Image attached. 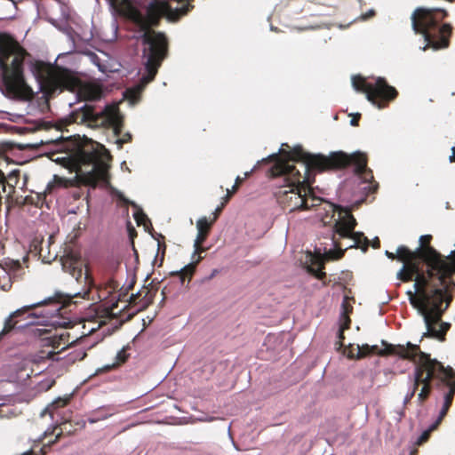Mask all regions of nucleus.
<instances>
[{"label": "nucleus", "mask_w": 455, "mask_h": 455, "mask_svg": "<svg viewBox=\"0 0 455 455\" xmlns=\"http://www.w3.org/2000/svg\"><path fill=\"white\" fill-rule=\"evenodd\" d=\"M283 151L287 160L299 164L301 170L294 165H288L289 175L291 176V187H296L294 204L291 211H307L314 209L324 225L330 224L331 213L324 214L325 205L333 204L323 202L320 197L313 196L299 188L301 184L310 183V170L322 172L327 169H341L350 167L356 180L360 184L368 185L373 179L372 172L367 166L366 156L360 153L347 154L343 151L330 152L329 155L322 153L313 154L304 150L301 145H296L291 149L288 143H283L278 152Z\"/></svg>", "instance_id": "1"}, {"label": "nucleus", "mask_w": 455, "mask_h": 455, "mask_svg": "<svg viewBox=\"0 0 455 455\" xmlns=\"http://www.w3.org/2000/svg\"><path fill=\"white\" fill-rule=\"evenodd\" d=\"M158 2L159 0H140L139 9L133 14L135 30L132 37L142 45L145 72L141 75L139 83L127 88L124 92V98L132 106L139 102L141 92L148 83L153 81L167 55L168 44L165 35L151 29V27L156 23Z\"/></svg>", "instance_id": "2"}, {"label": "nucleus", "mask_w": 455, "mask_h": 455, "mask_svg": "<svg viewBox=\"0 0 455 455\" xmlns=\"http://www.w3.org/2000/svg\"><path fill=\"white\" fill-rule=\"evenodd\" d=\"M77 294L56 291L52 297L16 309L5 319L4 327L0 332V339L12 329L22 330L34 324H60L53 318L61 315L63 307Z\"/></svg>", "instance_id": "3"}, {"label": "nucleus", "mask_w": 455, "mask_h": 455, "mask_svg": "<svg viewBox=\"0 0 455 455\" xmlns=\"http://www.w3.org/2000/svg\"><path fill=\"white\" fill-rule=\"evenodd\" d=\"M324 214L331 213L329 221L332 228V237L328 256L332 259L342 257L345 251L350 248H357L363 245L365 251L370 244L369 239L363 232L355 231L357 225L356 220L351 213V208L347 205L326 204Z\"/></svg>", "instance_id": "4"}, {"label": "nucleus", "mask_w": 455, "mask_h": 455, "mask_svg": "<svg viewBox=\"0 0 455 455\" xmlns=\"http://www.w3.org/2000/svg\"><path fill=\"white\" fill-rule=\"evenodd\" d=\"M447 16L448 12L443 8L419 7L411 13L412 29L416 34H421L426 42L419 47L421 51L428 48L437 51L449 46L452 26L442 23Z\"/></svg>", "instance_id": "5"}, {"label": "nucleus", "mask_w": 455, "mask_h": 455, "mask_svg": "<svg viewBox=\"0 0 455 455\" xmlns=\"http://www.w3.org/2000/svg\"><path fill=\"white\" fill-rule=\"evenodd\" d=\"M414 291H407L410 304L417 309L418 314L422 317L426 326V331L422 338L430 337L443 339V336L449 330L451 324L441 321V316L448 307L449 302L443 306L447 300V292L443 288L435 287L429 291L425 292L421 302L415 298L418 291V283L413 284Z\"/></svg>", "instance_id": "6"}, {"label": "nucleus", "mask_w": 455, "mask_h": 455, "mask_svg": "<svg viewBox=\"0 0 455 455\" xmlns=\"http://www.w3.org/2000/svg\"><path fill=\"white\" fill-rule=\"evenodd\" d=\"M60 17L54 19L52 17H46L45 20L51 25H52L59 31L67 36L68 42L70 43V49L67 53L79 52L86 55L90 61L98 68V70L102 73H107L108 67L105 65L100 58L93 52L89 49H82L80 44H89L92 38L93 34L92 29L76 31L73 28L72 25H78L79 17L73 15L69 6L64 3L60 2Z\"/></svg>", "instance_id": "7"}, {"label": "nucleus", "mask_w": 455, "mask_h": 455, "mask_svg": "<svg viewBox=\"0 0 455 455\" xmlns=\"http://www.w3.org/2000/svg\"><path fill=\"white\" fill-rule=\"evenodd\" d=\"M420 360L427 369L424 382L430 379H435V388L443 391V403L438 417L443 419L451 405L455 395V371L451 366H444L435 358H431L429 354H420Z\"/></svg>", "instance_id": "8"}, {"label": "nucleus", "mask_w": 455, "mask_h": 455, "mask_svg": "<svg viewBox=\"0 0 455 455\" xmlns=\"http://www.w3.org/2000/svg\"><path fill=\"white\" fill-rule=\"evenodd\" d=\"M352 86L357 92H363L368 101L381 109L397 96L395 87L389 85L384 77L379 76L374 82H367L360 75L353 76Z\"/></svg>", "instance_id": "9"}, {"label": "nucleus", "mask_w": 455, "mask_h": 455, "mask_svg": "<svg viewBox=\"0 0 455 455\" xmlns=\"http://www.w3.org/2000/svg\"><path fill=\"white\" fill-rule=\"evenodd\" d=\"M81 160L80 172L85 176L88 181L93 183L108 182L110 155L105 148L102 147L100 151L84 152Z\"/></svg>", "instance_id": "10"}, {"label": "nucleus", "mask_w": 455, "mask_h": 455, "mask_svg": "<svg viewBox=\"0 0 455 455\" xmlns=\"http://www.w3.org/2000/svg\"><path fill=\"white\" fill-rule=\"evenodd\" d=\"M382 347H379L378 345H368L363 344L362 346L357 345L356 347V355H354L352 352L348 355L349 358H362L371 354H376L379 355H397L401 358H412L416 354L423 353L418 345L412 344L408 341L406 345H394L388 343L387 341L382 339L381 340Z\"/></svg>", "instance_id": "11"}, {"label": "nucleus", "mask_w": 455, "mask_h": 455, "mask_svg": "<svg viewBox=\"0 0 455 455\" xmlns=\"http://www.w3.org/2000/svg\"><path fill=\"white\" fill-rule=\"evenodd\" d=\"M85 108L86 105L81 107V109H84L79 115L82 123H86L91 127L112 125L116 135L121 132L122 118L119 110L116 107L105 106L100 113H97L94 109Z\"/></svg>", "instance_id": "12"}, {"label": "nucleus", "mask_w": 455, "mask_h": 455, "mask_svg": "<svg viewBox=\"0 0 455 455\" xmlns=\"http://www.w3.org/2000/svg\"><path fill=\"white\" fill-rule=\"evenodd\" d=\"M110 195L115 197L120 203L125 205H131L134 208L133 218L138 226L143 225L145 227V230L149 232V229L152 228L151 221L144 212L143 209L139 206L134 201L127 198L123 192L118 190L117 188L109 186Z\"/></svg>", "instance_id": "13"}, {"label": "nucleus", "mask_w": 455, "mask_h": 455, "mask_svg": "<svg viewBox=\"0 0 455 455\" xmlns=\"http://www.w3.org/2000/svg\"><path fill=\"white\" fill-rule=\"evenodd\" d=\"M410 360L413 361V362H418V364L416 365L415 369H414V373H413V387L411 388V390H410L405 397L403 398V407H404L410 401L411 399L415 395V392L418 388V386L419 384V382H424V372L427 371V369L425 368L424 366V363L423 362L420 360V355L419 354H416L415 356H413L412 358H409Z\"/></svg>", "instance_id": "14"}, {"label": "nucleus", "mask_w": 455, "mask_h": 455, "mask_svg": "<svg viewBox=\"0 0 455 455\" xmlns=\"http://www.w3.org/2000/svg\"><path fill=\"white\" fill-rule=\"evenodd\" d=\"M120 261L115 258H108L103 268V275L106 283L113 288H116L113 275L117 272Z\"/></svg>", "instance_id": "15"}, {"label": "nucleus", "mask_w": 455, "mask_h": 455, "mask_svg": "<svg viewBox=\"0 0 455 455\" xmlns=\"http://www.w3.org/2000/svg\"><path fill=\"white\" fill-rule=\"evenodd\" d=\"M200 260L201 257H198V259L196 261H192L185 265L180 270L172 272V275H174L179 279L180 285H184L186 282V275H191L194 273L196 269V265Z\"/></svg>", "instance_id": "16"}, {"label": "nucleus", "mask_w": 455, "mask_h": 455, "mask_svg": "<svg viewBox=\"0 0 455 455\" xmlns=\"http://www.w3.org/2000/svg\"><path fill=\"white\" fill-rule=\"evenodd\" d=\"M403 254H406L409 259H412L414 258L415 252L410 251V249L404 245L399 246L396 250V253L385 251V255L390 259H395L397 257L399 260H403L401 257Z\"/></svg>", "instance_id": "17"}, {"label": "nucleus", "mask_w": 455, "mask_h": 455, "mask_svg": "<svg viewBox=\"0 0 455 455\" xmlns=\"http://www.w3.org/2000/svg\"><path fill=\"white\" fill-rule=\"evenodd\" d=\"M62 269L65 272L69 273L76 280H79L82 277L83 270L81 267L76 266V264L72 261H65L62 262Z\"/></svg>", "instance_id": "18"}, {"label": "nucleus", "mask_w": 455, "mask_h": 455, "mask_svg": "<svg viewBox=\"0 0 455 455\" xmlns=\"http://www.w3.org/2000/svg\"><path fill=\"white\" fill-rule=\"evenodd\" d=\"M128 348L129 347H124L122 349H120L116 355V362L112 365H106L105 369L110 370L116 365H119L125 363L130 357V354L127 352Z\"/></svg>", "instance_id": "19"}, {"label": "nucleus", "mask_w": 455, "mask_h": 455, "mask_svg": "<svg viewBox=\"0 0 455 455\" xmlns=\"http://www.w3.org/2000/svg\"><path fill=\"white\" fill-rule=\"evenodd\" d=\"M342 307H343V311L340 313V315H339L340 326H339V329L338 331V335H339V339H341L343 337L344 330L348 329L349 324H350V319L345 312V303L344 302L342 303Z\"/></svg>", "instance_id": "20"}, {"label": "nucleus", "mask_w": 455, "mask_h": 455, "mask_svg": "<svg viewBox=\"0 0 455 455\" xmlns=\"http://www.w3.org/2000/svg\"><path fill=\"white\" fill-rule=\"evenodd\" d=\"M179 3V5L174 8V14L177 19L186 15L192 6L188 4L187 0H176Z\"/></svg>", "instance_id": "21"}, {"label": "nucleus", "mask_w": 455, "mask_h": 455, "mask_svg": "<svg viewBox=\"0 0 455 455\" xmlns=\"http://www.w3.org/2000/svg\"><path fill=\"white\" fill-rule=\"evenodd\" d=\"M424 387L421 388L420 392L418 395V400L422 403L429 395L431 389L435 387V379H430L428 383L422 382Z\"/></svg>", "instance_id": "22"}, {"label": "nucleus", "mask_w": 455, "mask_h": 455, "mask_svg": "<svg viewBox=\"0 0 455 455\" xmlns=\"http://www.w3.org/2000/svg\"><path fill=\"white\" fill-rule=\"evenodd\" d=\"M154 296L155 292H152L148 290L144 294H142L140 301L139 302V310L148 307L153 302Z\"/></svg>", "instance_id": "23"}, {"label": "nucleus", "mask_w": 455, "mask_h": 455, "mask_svg": "<svg viewBox=\"0 0 455 455\" xmlns=\"http://www.w3.org/2000/svg\"><path fill=\"white\" fill-rule=\"evenodd\" d=\"M12 55V50L3 44H0V70L4 67L5 65V58H8Z\"/></svg>", "instance_id": "24"}, {"label": "nucleus", "mask_w": 455, "mask_h": 455, "mask_svg": "<svg viewBox=\"0 0 455 455\" xmlns=\"http://www.w3.org/2000/svg\"><path fill=\"white\" fill-rule=\"evenodd\" d=\"M427 251L428 259L431 260L433 263H439L442 258L441 254L433 247H428Z\"/></svg>", "instance_id": "25"}, {"label": "nucleus", "mask_w": 455, "mask_h": 455, "mask_svg": "<svg viewBox=\"0 0 455 455\" xmlns=\"http://www.w3.org/2000/svg\"><path fill=\"white\" fill-rule=\"evenodd\" d=\"M211 227V223L209 222L208 219L206 217L200 218L196 222V228L197 231H208Z\"/></svg>", "instance_id": "26"}, {"label": "nucleus", "mask_w": 455, "mask_h": 455, "mask_svg": "<svg viewBox=\"0 0 455 455\" xmlns=\"http://www.w3.org/2000/svg\"><path fill=\"white\" fill-rule=\"evenodd\" d=\"M206 235L207 234H204V232L202 230H201V232L197 231V235H196V238L194 243L195 251L193 253V257L197 253L198 249H199V243H202L205 240Z\"/></svg>", "instance_id": "27"}, {"label": "nucleus", "mask_w": 455, "mask_h": 455, "mask_svg": "<svg viewBox=\"0 0 455 455\" xmlns=\"http://www.w3.org/2000/svg\"><path fill=\"white\" fill-rule=\"evenodd\" d=\"M393 414V419L399 423L405 415L403 407L394 410Z\"/></svg>", "instance_id": "28"}, {"label": "nucleus", "mask_w": 455, "mask_h": 455, "mask_svg": "<svg viewBox=\"0 0 455 455\" xmlns=\"http://www.w3.org/2000/svg\"><path fill=\"white\" fill-rule=\"evenodd\" d=\"M135 284V276L132 277V281L127 284H124L121 288L120 296H124L128 292V291L132 290Z\"/></svg>", "instance_id": "29"}, {"label": "nucleus", "mask_w": 455, "mask_h": 455, "mask_svg": "<svg viewBox=\"0 0 455 455\" xmlns=\"http://www.w3.org/2000/svg\"><path fill=\"white\" fill-rule=\"evenodd\" d=\"M276 156H277V154L274 153V154L269 155L267 157L262 158L260 161H258L257 164L254 165L251 171L244 172V178H248L251 175V173H252L256 170L257 166L259 165V164L260 162H266L268 158L276 157Z\"/></svg>", "instance_id": "30"}, {"label": "nucleus", "mask_w": 455, "mask_h": 455, "mask_svg": "<svg viewBox=\"0 0 455 455\" xmlns=\"http://www.w3.org/2000/svg\"><path fill=\"white\" fill-rule=\"evenodd\" d=\"M132 137L130 132H126L122 139H117L116 143L118 145V148H121L124 143L131 141Z\"/></svg>", "instance_id": "31"}, {"label": "nucleus", "mask_w": 455, "mask_h": 455, "mask_svg": "<svg viewBox=\"0 0 455 455\" xmlns=\"http://www.w3.org/2000/svg\"><path fill=\"white\" fill-rule=\"evenodd\" d=\"M430 433L427 431L426 429L421 433V435L417 439L418 444H422L423 443L427 442L429 438Z\"/></svg>", "instance_id": "32"}, {"label": "nucleus", "mask_w": 455, "mask_h": 455, "mask_svg": "<svg viewBox=\"0 0 455 455\" xmlns=\"http://www.w3.org/2000/svg\"><path fill=\"white\" fill-rule=\"evenodd\" d=\"M68 401V398L62 399V398L59 397L54 402H52V406L54 408H59L60 406L66 405Z\"/></svg>", "instance_id": "33"}, {"label": "nucleus", "mask_w": 455, "mask_h": 455, "mask_svg": "<svg viewBox=\"0 0 455 455\" xmlns=\"http://www.w3.org/2000/svg\"><path fill=\"white\" fill-rule=\"evenodd\" d=\"M141 295H142L141 291H138L136 293H132L130 297L131 302L139 305V302L140 301Z\"/></svg>", "instance_id": "34"}, {"label": "nucleus", "mask_w": 455, "mask_h": 455, "mask_svg": "<svg viewBox=\"0 0 455 455\" xmlns=\"http://www.w3.org/2000/svg\"><path fill=\"white\" fill-rule=\"evenodd\" d=\"M442 420H443L442 418L437 417V419L435 420V422H433L426 430L428 431L429 433H431L438 427V425L441 423Z\"/></svg>", "instance_id": "35"}, {"label": "nucleus", "mask_w": 455, "mask_h": 455, "mask_svg": "<svg viewBox=\"0 0 455 455\" xmlns=\"http://www.w3.org/2000/svg\"><path fill=\"white\" fill-rule=\"evenodd\" d=\"M375 14V11L373 9H370L366 13L362 14L361 19L366 20L371 18Z\"/></svg>", "instance_id": "36"}, {"label": "nucleus", "mask_w": 455, "mask_h": 455, "mask_svg": "<svg viewBox=\"0 0 455 455\" xmlns=\"http://www.w3.org/2000/svg\"><path fill=\"white\" fill-rule=\"evenodd\" d=\"M220 272V269H218V268H214V269H212V273H211L208 276L204 277V281H210V280H212V279L214 276H216Z\"/></svg>", "instance_id": "37"}, {"label": "nucleus", "mask_w": 455, "mask_h": 455, "mask_svg": "<svg viewBox=\"0 0 455 455\" xmlns=\"http://www.w3.org/2000/svg\"><path fill=\"white\" fill-rule=\"evenodd\" d=\"M314 275L318 279H323L325 276V273L321 268L315 269Z\"/></svg>", "instance_id": "38"}, {"label": "nucleus", "mask_w": 455, "mask_h": 455, "mask_svg": "<svg viewBox=\"0 0 455 455\" xmlns=\"http://www.w3.org/2000/svg\"><path fill=\"white\" fill-rule=\"evenodd\" d=\"M110 415H112V413H109V414L105 415V416H99V417H97V418H90L88 420H89V422H90V423H95V422H97V421H98V420H100V419H107V418H108V416H110Z\"/></svg>", "instance_id": "39"}, {"label": "nucleus", "mask_w": 455, "mask_h": 455, "mask_svg": "<svg viewBox=\"0 0 455 455\" xmlns=\"http://www.w3.org/2000/svg\"><path fill=\"white\" fill-rule=\"evenodd\" d=\"M86 353L84 350H80L76 352V355L73 357L74 360L79 359L82 360L85 357Z\"/></svg>", "instance_id": "40"}, {"label": "nucleus", "mask_w": 455, "mask_h": 455, "mask_svg": "<svg viewBox=\"0 0 455 455\" xmlns=\"http://www.w3.org/2000/svg\"><path fill=\"white\" fill-rule=\"evenodd\" d=\"M430 237H431V235H420V236H419V247L416 249V251H415V252H419V251L421 250L422 243H423V239H424V238H430Z\"/></svg>", "instance_id": "41"}, {"label": "nucleus", "mask_w": 455, "mask_h": 455, "mask_svg": "<svg viewBox=\"0 0 455 455\" xmlns=\"http://www.w3.org/2000/svg\"><path fill=\"white\" fill-rule=\"evenodd\" d=\"M54 188L55 185L52 182H49L46 186L45 193L51 194Z\"/></svg>", "instance_id": "42"}, {"label": "nucleus", "mask_w": 455, "mask_h": 455, "mask_svg": "<svg viewBox=\"0 0 455 455\" xmlns=\"http://www.w3.org/2000/svg\"><path fill=\"white\" fill-rule=\"evenodd\" d=\"M405 268H406V265L403 264L396 275L398 279H403V272H404Z\"/></svg>", "instance_id": "43"}, {"label": "nucleus", "mask_w": 455, "mask_h": 455, "mask_svg": "<svg viewBox=\"0 0 455 455\" xmlns=\"http://www.w3.org/2000/svg\"><path fill=\"white\" fill-rule=\"evenodd\" d=\"M452 154L449 156L450 163L455 162V147L451 148Z\"/></svg>", "instance_id": "44"}, {"label": "nucleus", "mask_w": 455, "mask_h": 455, "mask_svg": "<svg viewBox=\"0 0 455 455\" xmlns=\"http://www.w3.org/2000/svg\"><path fill=\"white\" fill-rule=\"evenodd\" d=\"M223 207H224V204H222L220 206H218V207L216 208V210H215L216 216H215V218H214V220H216V218H217V214H219V213L222 211Z\"/></svg>", "instance_id": "45"}, {"label": "nucleus", "mask_w": 455, "mask_h": 455, "mask_svg": "<svg viewBox=\"0 0 455 455\" xmlns=\"http://www.w3.org/2000/svg\"><path fill=\"white\" fill-rule=\"evenodd\" d=\"M373 247H379V238L376 236L373 240V244H372Z\"/></svg>", "instance_id": "46"}, {"label": "nucleus", "mask_w": 455, "mask_h": 455, "mask_svg": "<svg viewBox=\"0 0 455 455\" xmlns=\"http://www.w3.org/2000/svg\"><path fill=\"white\" fill-rule=\"evenodd\" d=\"M162 295L164 296L162 300H161V303H164V299H165V296H166V287H164V289L162 290Z\"/></svg>", "instance_id": "47"}, {"label": "nucleus", "mask_w": 455, "mask_h": 455, "mask_svg": "<svg viewBox=\"0 0 455 455\" xmlns=\"http://www.w3.org/2000/svg\"><path fill=\"white\" fill-rule=\"evenodd\" d=\"M159 251H160V243L158 242L157 252H156V256H155V259H154L153 263L156 262V260H157V256H158V253H159Z\"/></svg>", "instance_id": "48"}, {"label": "nucleus", "mask_w": 455, "mask_h": 455, "mask_svg": "<svg viewBox=\"0 0 455 455\" xmlns=\"http://www.w3.org/2000/svg\"><path fill=\"white\" fill-rule=\"evenodd\" d=\"M350 124H351L352 126H355V125H357V120H356L355 117H354V118H352V119L350 120Z\"/></svg>", "instance_id": "49"}, {"label": "nucleus", "mask_w": 455, "mask_h": 455, "mask_svg": "<svg viewBox=\"0 0 455 455\" xmlns=\"http://www.w3.org/2000/svg\"><path fill=\"white\" fill-rule=\"evenodd\" d=\"M78 207L71 209L68 211L69 214H76L77 213Z\"/></svg>", "instance_id": "50"}, {"label": "nucleus", "mask_w": 455, "mask_h": 455, "mask_svg": "<svg viewBox=\"0 0 455 455\" xmlns=\"http://www.w3.org/2000/svg\"><path fill=\"white\" fill-rule=\"evenodd\" d=\"M228 193H229V191L228 190V195L224 197V200H225V202L223 203L224 204L229 200Z\"/></svg>", "instance_id": "51"}, {"label": "nucleus", "mask_w": 455, "mask_h": 455, "mask_svg": "<svg viewBox=\"0 0 455 455\" xmlns=\"http://www.w3.org/2000/svg\"><path fill=\"white\" fill-rule=\"evenodd\" d=\"M164 250L162 252V258H161L160 263L158 264V267L162 266V263H163V260H164Z\"/></svg>", "instance_id": "52"}, {"label": "nucleus", "mask_w": 455, "mask_h": 455, "mask_svg": "<svg viewBox=\"0 0 455 455\" xmlns=\"http://www.w3.org/2000/svg\"><path fill=\"white\" fill-rule=\"evenodd\" d=\"M214 419L213 417H209V418H206L205 419H204V421H212Z\"/></svg>", "instance_id": "53"}, {"label": "nucleus", "mask_w": 455, "mask_h": 455, "mask_svg": "<svg viewBox=\"0 0 455 455\" xmlns=\"http://www.w3.org/2000/svg\"><path fill=\"white\" fill-rule=\"evenodd\" d=\"M237 188V183H235V185L232 187V190L235 191Z\"/></svg>", "instance_id": "54"}, {"label": "nucleus", "mask_w": 455, "mask_h": 455, "mask_svg": "<svg viewBox=\"0 0 455 455\" xmlns=\"http://www.w3.org/2000/svg\"><path fill=\"white\" fill-rule=\"evenodd\" d=\"M240 181H242V180H241V178L239 176H237L236 179H235V183H238Z\"/></svg>", "instance_id": "55"}, {"label": "nucleus", "mask_w": 455, "mask_h": 455, "mask_svg": "<svg viewBox=\"0 0 455 455\" xmlns=\"http://www.w3.org/2000/svg\"><path fill=\"white\" fill-rule=\"evenodd\" d=\"M4 399L3 398H0V406L4 405Z\"/></svg>", "instance_id": "56"}, {"label": "nucleus", "mask_w": 455, "mask_h": 455, "mask_svg": "<svg viewBox=\"0 0 455 455\" xmlns=\"http://www.w3.org/2000/svg\"><path fill=\"white\" fill-rule=\"evenodd\" d=\"M61 139H62V136H60L59 138H57V139L55 140V141L57 142V141H59V140H61Z\"/></svg>", "instance_id": "57"}, {"label": "nucleus", "mask_w": 455, "mask_h": 455, "mask_svg": "<svg viewBox=\"0 0 455 455\" xmlns=\"http://www.w3.org/2000/svg\"><path fill=\"white\" fill-rule=\"evenodd\" d=\"M450 208V204L447 202L446 203V209H449Z\"/></svg>", "instance_id": "58"}, {"label": "nucleus", "mask_w": 455, "mask_h": 455, "mask_svg": "<svg viewBox=\"0 0 455 455\" xmlns=\"http://www.w3.org/2000/svg\"><path fill=\"white\" fill-rule=\"evenodd\" d=\"M134 254L136 256V259H138V253H137V251L135 250H134Z\"/></svg>", "instance_id": "59"}, {"label": "nucleus", "mask_w": 455, "mask_h": 455, "mask_svg": "<svg viewBox=\"0 0 455 455\" xmlns=\"http://www.w3.org/2000/svg\"><path fill=\"white\" fill-rule=\"evenodd\" d=\"M270 29H271V30H275V27H273V26H271V27H270Z\"/></svg>", "instance_id": "60"}, {"label": "nucleus", "mask_w": 455, "mask_h": 455, "mask_svg": "<svg viewBox=\"0 0 455 455\" xmlns=\"http://www.w3.org/2000/svg\"><path fill=\"white\" fill-rule=\"evenodd\" d=\"M88 278H89L88 275H87V274H85L84 279H86V280H87Z\"/></svg>", "instance_id": "61"}, {"label": "nucleus", "mask_w": 455, "mask_h": 455, "mask_svg": "<svg viewBox=\"0 0 455 455\" xmlns=\"http://www.w3.org/2000/svg\"><path fill=\"white\" fill-rule=\"evenodd\" d=\"M104 408H105V406H101V407H100V408L98 409V411H100V410H101V409H104Z\"/></svg>", "instance_id": "62"}, {"label": "nucleus", "mask_w": 455, "mask_h": 455, "mask_svg": "<svg viewBox=\"0 0 455 455\" xmlns=\"http://www.w3.org/2000/svg\"><path fill=\"white\" fill-rule=\"evenodd\" d=\"M16 61V58H13L12 59V63H14Z\"/></svg>", "instance_id": "63"}, {"label": "nucleus", "mask_w": 455, "mask_h": 455, "mask_svg": "<svg viewBox=\"0 0 455 455\" xmlns=\"http://www.w3.org/2000/svg\"><path fill=\"white\" fill-rule=\"evenodd\" d=\"M23 455H28V453L24 452Z\"/></svg>", "instance_id": "64"}]
</instances>
